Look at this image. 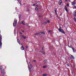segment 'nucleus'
<instances>
[{"label": "nucleus", "instance_id": "1", "mask_svg": "<svg viewBox=\"0 0 76 76\" xmlns=\"http://www.w3.org/2000/svg\"><path fill=\"white\" fill-rule=\"evenodd\" d=\"M0 68L2 75L3 76H4V69L2 66H0Z\"/></svg>", "mask_w": 76, "mask_h": 76}, {"label": "nucleus", "instance_id": "2", "mask_svg": "<svg viewBox=\"0 0 76 76\" xmlns=\"http://www.w3.org/2000/svg\"><path fill=\"white\" fill-rule=\"evenodd\" d=\"M16 24H17V20L16 19H15L13 23L14 26H16Z\"/></svg>", "mask_w": 76, "mask_h": 76}, {"label": "nucleus", "instance_id": "3", "mask_svg": "<svg viewBox=\"0 0 76 76\" xmlns=\"http://www.w3.org/2000/svg\"><path fill=\"white\" fill-rule=\"evenodd\" d=\"M58 30L59 31V32H61L63 34H65V32H64V31L63 30H61L60 29L58 28Z\"/></svg>", "mask_w": 76, "mask_h": 76}, {"label": "nucleus", "instance_id": "4", "mask_svg": "<svg viewBox=\"0 0 76 76\" xmlns=\"http://www.w3.org/2000/svg\"><path fill=\"white\" fill-rule=\"evenodd\" d=\"M30 67H28V68L29 72H31L30 69H32V66L31 64H30Z\"/></svg>", "mask_w": 76, "mask_h": 76}, {"label": "nucleus", "instance_id": "5", "mask_svg": "<svg viewBox=\"0 0 76 76\" xmlns=\"http://www.w3.org/2000/svg\"><path fill=\"white\" fill-rule=\"evenodd\" d=\"M21 24H23L24 25H25V21H23L21 22Z\"/></svg>", "mask_w": 76, "mask_h": 76}, {"label": "nucleus", "instance_id": "6", "mask_svg": "<svg viewBox=\"0 0 76 76\" xmlns=\"http://www.w3.org/2000/svg\"><path fill=\"white\" fill-rule=\"evenodd\" d=\"M73 15L74 16H76V12L75 11H74V13L73 14Z\"/></svg>", "mask_w": 76, "mask_h": 76}, {"label": "nucleus", "instance_id": "7", "mask_svg": "<svg viewBox=\"0 0 76 76\" xmlns=\"http://www.w3.org/2000/svg\"><path fill=\"white\" fill-rule=\"evenodd\" d=\"M56 10H57V9H56V8H55L54 9V10L55 12V13L56 15H57V12H56Z\"/></svg>", "mask_w": 76, "mask_h": 76}, {"label": "nucleus", "instance_id": "8", "mask_svg": "<svg viewBox=\"0 0 76 76\" xmlns=\"http://www.w3.org/2000/svg\"><path fill=\"white\" fill-rule=\"evenodd\" d=\"M64 9H65L66 12H68V10H67V7L66 6L65 7H64Z\"/></svg>", "mask_w": 76, "mask_h": 76}, {"label": "nucleus", "instance_id": "9", "mask_svg": "<svg viewBox=\"0 0 76 76\" xmlns=\"http://www.w3.org/2000/svg\"><path fill=\"white\" fill-rule=\"evenodd\" d=\"M21 49L22 50H24V48L23 46H22L21 47Z\"/></svg>", "mask_w": 76, "mask_h": 76}, {"label": "nucleus", "instance_id": "10", "mask_svg": "<svg viewBox=\"0 0 76 76\" xmlns=\"http://www.w3.org/2000/svg\"><path fill=\"white\" fill-rule=\"evenodd\" d=\"M47 67V66L45 65V66H43V68H44V69H45V68H46V67Z\"/></svg>", "mask_w": 76, "mask_h": 76}, {"label": "nucleus", "instance_id": "11", "mask_svg": "<svg viewBox=\"0 0 76 76\" xmlns=\"http://www.w3.org/2000/svg\"><path fill=\"white\" fill-rule=\"evenodd\" d=\"M17 41L18 43L19 44H20V41H19V39H17Z\"/></svg>", "mask_w": 76, "mask_h": 76}, {"label": "nucleus", "instance_id": "12", "mask_svg": "<svg viewBox=\"0 0 76 76\" xmlns=\"http://www.w3.org/2000/svg\"><path fill=\"white\" fill-rule=\"evenodd\" d=\"M70 66V64H66V67H69Z\"/></svg>", "mask_w": 76, "mask_h": 76}, {"label": "nucleus", "instance_id": "13", "mask_svg": "<svg viewBox=\"0 0 76 76\" xmlns=\"http://www.w3.org/2000/svg\"><path fill=\"white\" fill-rule=\"evenodd\" d=\"M44 63H47V60H44Z\"/></svg>", "mask_w": 76, "mask_h": 76}, {"label": "nucleus", "instance_id": "14", "mask_svg": "<svg viewBox=\"0 0 76 76\" xmlns=\"http://www.w3.org/2000/svg\"><path fill=\"white\" fill-rule=\"evenodd\" d=\"M71 58L72 59H73V58H74V57H73V56L71 55Z\"/></svg>", "mask_w": 76, "mask_h": 76}, {"label": "nucleus", "instance_id": "15", "mask_svg": "<svg viewBox=\"0 0 76 76\" xmlns=\"http://www.w3.org/2000/svg\"><path fill=\"white\" fill-rule=\"evenodd\" d=\"M62 3V1L61 0H60V2L59 3V5H61V4Z\"/></svg>", "mask_w": 76, "mask_h": 76}, {"label": "nucleus", "instance_id": "16", "mask_svg": "<svg viewBox=\"0 0 76 76\" xmlns=\"http://www.w3.org/2000/svg\"><path fill=\"white\" fill-rule=\"evenodd\" d=\"M43 76H47V74H43Z\"/></svg>", "mask_w": 76, "mask_h": 76}, {"label": "nucleus", "instance_id": "17", "mask_svg": "<svg viewBox=\"0 0 76 76\" xmlns=\"http://www.w3.org/2000/svg\"><path fill=\"white\" fill-rule=\"evenodd\" d=\"M2 39V36H1L0 37V40H1Z\"/></svg>", "mask_w": 76, "mask_h": 76}, {"label": "nucleus", "instance_id": "18", "mask_svg": "<svg viewBox=\"0 0 76 76\" xmlns=\"http://www.w3.org/2000/svg\"><path fill=\"white\" fill-rule=\"evenodd\" d=\"M47 22H48V23H50V21L49 20H47Z\"/></svg>", "mask_w": 76, "mask_h": 76}, {"label": "nucleus", "instance_id": "19", "mask_svg": "<svg viewBox=\"0 0 76 76\" xmlns=\"http://www.w3.org/2000/svg\"><path fill=\"white\" fill-rule=\"evenodd\" d=\"M75 4V3L74 2H72V4Z\"/></svg>", "mask_w": 76, "mask_h": 76}, {"label": "nucleus", "instance_id": "20", "mask_svg": "<svg viewBox=\"0 0 76 76\" xmlns=\"http://www.w3.org/2000/svg\"><path fill=\"white\" fill-rule=\"evenodd\" d=\"M0 47H1V45H2V43H0Z\"/></svg>", "mask_w": 76, "mask_h": 76}, {"label": "nucleus", "instance_id": "21", "mask_svg": "<svg viewBox=\"0 0 76 76\" xmlns=\"http://www.w3.org/2000/svg\"><path fill=\"white\" fill-rule=\"evenodd\" d=\"M36 10H37V11L38 10V8L37 7L36 8Z\"/></svg>", "mask_w": 76, "mask_h": 76}, {"label": "nucleus", "instance_id": "22", "mask_svg": "<svg viewBox=\"0 0 76 76\" xmlns=\"http://www.w3.org/2000/svg\"><path fill=\"white\" fill-rule=\"evenodd\" d=\"M42 53L43 54H45V52H42Z\"/></svg>", "mask_w": 76, "mask_h": 76}, {"label": "nucleus", "instance_id": "23", "mask_svg": "<svg viewBox=\"0 0 76 76\" xmlns=\"http://www.w3.org/2000/svg\"><path fill=\"white\" fill-rule=\"evenodd\" d=\"M42 32H40L39 33V34H40V35H41L42 34Z\"/></svg>", "mask_w": 76, "mask_h": 76}, {"label": "nucleus", "instance_id": "24", "mask_svg": "<svg viewBox=\"0 0 76 76\" xmlns=\"http://www.w3.org/2000/svg\"><path fill=\"white\" fill-rule=\"evenodd\" d=\"M43 24L44 25H45V24H47V23L46 22H44V23H43Z\"/></svg>", "mask_w": 76, "mask_h": 76}, {"label": "nucleus", "instance_id": "25", "mask_svg": "<svg viewBox=\"0 0 76 76\" xmlns=\"http://www.w3.org/2000/svg\"><path fill=\"white\" fill-rule=\"evenodd\" d=\"M66 6H69V4H67V5H66Z\"/></svg>", "mask_w": 76, "mask_h": 76}, {"label": "nucleus", "instance_id": "26", "mask_svg": "<svg viewBox=\"0 0 76 76\" xmlns=\"http://www.w3.org/2000/svg\"><path fill=\"white\" fill-rule=\"evenodd\" d=\"M52 32L51 30H50L49 31V32Z\"/></svg>", "mask_w": 76, "mask_h": 76}, {"label": "nucleus", "instance_id": "27", "mask_svg": "<svg viewBox=\"0 0 76 76\" xmlns=\"http://www.w3.org/2000/svg\"><path fill=\"white\" fill-rule=\"evenodd\" d=\"M27 11H28V12H29V11L30 10H29V9H28L27 10Z\"/></svg>", "mask_w": 76, "mask_h": 76}, {"label": "nucleus", "instance_id": "28", "mask_svg": "<svg viewBox=\"0 0 76 76\" xmlns=\"http://www.w3.org/2000/svg\"><path fill=\"white\" fill-rule=\"evenodd\" d=\"M42 34L44 35L45 34V33L42 32Z\"/></svg>", "mask_w": 76, "mask_h": 76}, {"label": "nucleus", "instance_id": "29", "mask_svg": "<svg viewBox=\"0 0 76 76\" xmlns=\"http://www.w3.org/2000/svg\"><path fill=\"white\" fill-rule=\"evenodd\" d=\"M74 20H75V21L76 22V18H74Z\"/></svg>", "mask_w": 76, "mask_h": 76}, {"label": "nucleus", "instance_id": "30", "mask_svg": "<svg viewBox=\"0 0 76 76\" xmlns=\"http://www.w3.org/2000/svg\"><path fill=\"white\" fill-rule=\"evenodd\" d=\"M26 48L27 49V48H28V47L27 46H26Z\"/></svg>", "mask_w": 76, "mask_h": 76}, {"label": "nucleus", "instance_id": "31", "mask_svg": "<svg viewBox=\"0 0 76 76\" xmlns=\"http://www.w3.org/2000/svg\"><path fill=\"white\" fill-rule=\"evenodd\" d=\"M38 34H39L38 33H37V34H35L34 35H38Z\"/></svg>", "mask_w": 76, "mask_h": 76}, {"label": "nucleus", "instance_id": "32", "mask_svg": "<svg viewBox=\"0 0 76 76\" xmlns=\"http://www.w3.org/2000/svg\"><path fill=\"white\" fill-rule=\"evenodd\" d=\"M1 40H0V43H1Z\"/></svg>", "mask_w": 76, "mask_h": 76}, {"label": "nucleus", "instance_id": "33", "mask_svg": "<svg viewBox=\"0 0 76 76\" xmlns=\"http://www.w3.org/2000/svg\"><path fill=\"white\" fill-rule=\"evenodd\" d=\"M34 62H36V60H34Z\"/></svg>", "mask_w": 76, "mask_h": 76}, {"label": "nucleus", "instance_id": "34", "mask_svg": "<svg viewBox=\"0 0 76 76\" xmlns=\"http://www.w3.org/2000/svg\"><path fill=\"white\" fill-rule=\"evenodd\" d=\"M35 4H33V6H35Z\"/></svg>", "mask_w": 76, "mask_h": 76}, {"label": "nucleus", "instance_id": "35", "mask_svg": "<svg viewBox=\"0 0 76 76\" xmlns=\"http://www.w3.org/2000/svg\"><path fill=\"white\" fill-rule=\"evenodd\" d=\"M39 18H41V16H40V15L39 16Z\"/></svg>", "mask_w": 76, "mask_h": 76}, {"label": "nucleus", "instance_id": "36", "mask_svg": "<svg viewBox=\"0 0 76 76\" xmlns=\"http://www.w3.org/2000/svg\"><path fill=\"white\" fill-rule=\"evenodd\" d=\"M22 32H24V31L22 30Z\"/></svg>", "mask_w": 76, "mask_h": 76}, {"label": "nucleus", "instance_id": "37", "mask_svg": "<svg viewBox=\"0 0 76 76\" xmlns=\"http://www.w3.org/2000/svg\"><path fill=\"white\" fill-rule=\"evenodd\" d=\"M24 38L25 39H26V37H24Z\"/></svg>", "mask_w": 76, "mask_h": 76}, {"label": "nucleus", "instance_id": "38", "mask_svg": "<svg viewBox=\"0 0 76 76\" xmlns=\"http://www.w3.org/2000/svg\"><path fill=\"white\" fill-rule=\"evenodd\" d=\"M36 6H37V7H38V5H37Z\"/></svg>", "mask_w": 76, "mask_h": 76}, {"label": "nucleus", "instance_id": "39", "mask_svg": "<svg viewBox=\"0 0 76 76\" xmlns=\"http://www.w3.org/2000/svg\"><path fill=\"white\" fill-rule=\"evenodd\" d=\"M22 37H23V38H24V37H25L24 36H22Z\"/></svg>", "mask_w": 76, "mask_h": 76}, {"label": "nucleus", "instance_id": "40", "mask_svg": "<svg viewBox=\"0 0 76 76\" xmlns=\"http://www.w3.org/2000/svg\"><path fill=\"white\" fill-rule=\"evenodd\" d=\"M20 34H22V33H20Z\"/></svg>", "mask_w": 76, "mask_h": 76}, {"label": "nucleus", "instance_id": "41", "mask_svg": "<svg viewBox=\"0 0 76 76\" xmlns=\"http://www.w3.org/2000/svg\"><path fill=\"white\" fill-rule=\"evenodd\" d=\"M65 1H67V0H66Z\"/></svg>", "mask_w": 76, "mask_h": 76}, {"label": "nucleus", "instance_id": "42", "mask_svg": "<svg viewBox=\"0 0 76 76\" xmlns=\"http://www.w3.org/2000/svg\"><path fill=\"white\" fill-rule=\"evenodd\" d=\"M37 4V3H36L35 4Z\"/></svg>", "mask_w": 76, "mask_h": 76}, {"label": "nucleus", "instance_id": "43", "mask_svg": "<svg viewBox=\"0 0 76 76\" xmlns=\"http://www.w3.org/2000/svg\"><path fill=\"white\" fill-rule=\"evenodd\" d=\"M21 45H22L23 44H21Z\"/></svg>", "mask_w": 76, "mask_h": 76}, {"label": "nucleus", "instance_id": "44", "mask_svg": "<svg viewBox=\"0 0 76 76\" xmlns=\"http://www.w3.org/2000/svg\"><path fill=\"white\" fill-rule=\"evenodd\" d=\"M71 46L72 47V45H71Z\"/></svg>", "mask_w": 76, "mask_h": 76}, {"label": "nucleus", "instance_id": "45", "mask_svg": "<svg viewBox=\"0 0 76 76\" xmlns=\"http://www.w3.org/2000/svg\"><path fill=\"white\" fill-rule=\"evenodd\" d=\"M42 50H43V49H42Z\"/></svg>", "mask_w": 76, "mask_h": 76}]
</instances>
